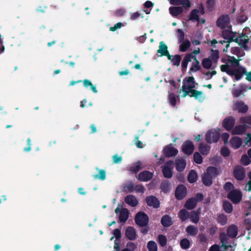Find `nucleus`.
Returning a JSON list of instances; mask_svg holds the SVG:
<instances>
[{
    "instance_id": "obj_27",
    "label": "nucleus",
    "mask_w": 251,
    "mask_h": 251,
    "mask_svg": "<svg viewBox=\"0 0 251 251\" xmlns=\"http://www.w3.org/2000/svg\"><path fill=\"white\" fill-rule=\"evenodd\" d=\"M237 233L238 228L236 226L232 225L227 228V234L230 238H234L236 237Z\"/></svg>"
},
{
    "instance_id": "obj_56",
    "label": "nucleus",
    "mask_w": 251,
    "mask_h": 251,
    "mask_svg": "<svg viewBox=\"0 0 251 251\" xmlns=\"http://www.w3.org/2000/svg\"><path fill=\"white\" fill-rule=\"evenodd\" d=\"M215 3V0H207L206 4L208 10L212 11L214 9Z\"/></svg>"
},
{
    "instance_id": "obj_17",
    "label": "nucleus",
    "mask_w": 251,
    "mask_h": 251,
    "mask_svg": "<svg viewBox=\"0 0 251 251\" xmlns=\"http://www.w3.org/2000/svg\"><path fill=\"white\" fill-rule=\"evenodd\" d=\"M153 176V174L149 171L141 172L138 175V179L141 181L147 182L150 180Z\"/></svg>"
},
{
    "instance_id": "obj_12",
    "label": "nucleus",
    "mask_w": 251,
    "mask_h": 251,
    "mask_svg": "<svg viewBox=\"0 0 251 251\" xmlns=\"http://www.w3.org/2000/svg\"><path fill=\"white\" fill-rule=\"evenodd\" d=\"M186 187L183 184L178 185L176 189L175 197L178 200H182L186 196Z\"/></svg>"
},
{
    "instance_id": "obj_33",
    "label": "nucleus",
    "mask_w": 251,
    "mask_h": 251,
    "mask_svg": "<svg viewBox=\"0 0 251 251\" xmlns=\"http://www.w3.org/2000/svg\"><path fill=\"white\" fill-rule=\"evenodd\" d=\"M178 217L181 222H184L190 217V213L185 209H181L178 213Z\"/></svg>"
},
{
    "instance_id": "obj_25",
    "label": "nucleus",
    "mask_w": 251,
    "mask_h": 251,
    "mask_svg": "<svg viewBox=\"0 0 251 251\" xmlns=\"http://www.w3.org/2000/svg\"><path fill=\"white\" fill-rule=\"evenodd\" d=\"M129 211L126 208H122L119 217V222L125 223L129 217Z\"/></svg>"
},
{
    "instance_id": "obj_9",
    "label": "nucleus",
    "mask_w": 251,
    "mask_h": 251,
    "mask_svg": "<svg viewBox=\"0 0 251 251\" xmlns=\"http://www.w3.org/2000/svg\"><path fill=\"white\" fill-rule=\"evenodd\" d=\"M235 119L232 116L226 117L222 122V126L227 131H230L234 127Z\"/></svg>"
},
{
    "instance_id": "obj_7",
    "label": "nucleus",
    "mask_w": 251,
    "mask_h": 251,
    "mask_svg": "<svg viewBox=\"0 0 251 251\" xmlns=\"http://www.w3.org/2000/svg\"><path fill=\"white\" fill-rule=\"evenodd\" d=\"M195 150V146L192 141L190 140L185 141L181 146V151L186 155H191Z\"/></svg>"
},
{
    "instance_id": "obj_2",
    "label": "nucleus",
    "mask_w": 251,
    "mask_h": 251,
    "mask_svg": "<svg viewBox=\"0 0 251 251\" xmlns=\"http://www.w3.org/2000/svg\"><path fill=\"white\" fill-rule=\"evenodd\" d=\"M222 37L226 40L227 44L225 48L223 49L224 52H227V49L229 47V44L232 42H237L238 37H236V33L232 32L229 29L223 30L222 33Z\"/></svg>"
},
{
    "instance_id": "obj_39",
    "label": "nucleus",
    "mask_w": 251,
    "mask_h": 251,
    "mask_svg": "<svg viewBox=\"0 0 251 251\" xmlns=\"http://www.w3.org/2000/svg\"><path fill=\"white\" fill-rule=\"evenodd\" d=\"M190 220L195 224H197L200 220V213L195 211H192L190 215Z\"/></svg>"
},
{
    "instance_id": "obj_30",
    "label": "nucleus",
    "mask_w": 251,
    "mask_h": 251,
    "mask_svg": "<svg viewBox=\"0 0 251 251\" xmlns=\"http://www.w3.org/2000/svg\"><path fill=\"white\" fill-rule=\"evenodd\" d=\"M197 200L194 198H191L187 200L184 204V207L188 210H192L197 206Z\"/></svg>"
},
{
    "instance_id": "obj_61",
    "label": "nucleus",
    "mask_w": 251,
    "mask_h": 251,
    "mask_svg": "<svg viewBox=\"0 0 251 251\" xmlns=\"http://www.w3.org/2000/svg\"><path fill=\"white\" fill-rule=\"evenodd\" d=\"M126 10L125 8H120L115 11V15L117 17H122L125 15Z\"/></svg>"
},
{
    "instance_id": "obj_37",
    "label": "nucleus",
    "mask_w": 251,
    "mask_h": 251,
    "mask_svg": "<svg viewBox=\"0 0 251 251\" xmlns=\"http://www.w3.org/2000/svg\"><path fill=\"white\" fill-rule=\"evenodd\" d=\"M172 56L170 59L173 65L178 67L180 65V61L181 60V56L179 54H176L175 55H171Z\"/></svg>"
},
{
    "instance_id": "obj_32",
    "label": "nucleus",
    "mask_w": 251,
    "mask_h": 251,
    "mask_svg": "<svg viewBox=\"0 0 251 251\" xmlns=\"http://www.w3.org/2000/svg\"><path fill=\"white\" fill-rule=\"evenodd\" d=\"M198 228L194 225H189L186 228L187 234L192 236H195L198 233Z\"/></svg>"
},
{
    "instance_id": "obj_15",
    "label": "nucleus",
    "mask_w": 251,
    "mask_h": 251,
    "mask_svg": "<svg viewBox=\"0 0 251 251\" xmlns=\"http://www.w3.org/2000/svg\"><path fill=\"white\" fill-rule=\"evenodd\" d=\"M157 53L160 54V56H165L167 57L168 59H170L172 57L168 50L167 46L163 41L160 42Z\"/></svg>"
},
{
    "instance_id": "obj_49",
    "label": "nucleus",
    "mask_w": 251,
    "mask_h": 251,
    "mask_svg": "<svg viewBox=\"0 0 251 251\" xmlns=\"http://www.w3.org/2000/svg\"><path fill=\"white\" fill-rule=\"evenodd\" d=\"M158 242L161 247H165L167 245V239L166 237L162 234L159 235L158 236Z\"/></svg>"
},
{
    "instance_id": "obj_10",
    "label": "nucleus",
    "mask_w": 251,
    "mask_h": 251,
    "mask_svg": "<svg viewBox=\"0 0 251 251\" xmlns=\"http://www.w3.org/2000/svg\"><path fill=\"white\" fill-rule=\"evenodd\" d=\"M231 73L230 75L231 76H234V81H238L241 79L243 75L246 74V68L242 66H240L237 69H233L231 71Z\"/></svg>"
},
{
    "instance_id": "obj_52",
    "label": "nucleus",
    "mask_w": 251,
    "mask_h": 251,
    "mask_svg": "<svg viewBox=\"0 0 251 251\" xmlns=\"http://www.w3.org/2000/svg\"><path fill=\"white\" fill-rule=\"evenodd\" d=\"M239 59H237L234 56H229L227 58V62L231 63L234 67H238L239 66Z\"/></svg>"
},
{
    "instance_id": "obj_60",
    "label": "nucleus",
    "mask_w": 251,
    "mask_h": 251,
    "mask_svg": "<svg viewBox=\"0 0 251 251\" xmlns=\"http://www.w3.org/2000/svg\"><path fill=\"white\" fill-rule=\"evenodd\" d=\"M124 25V24L121 22H119L114 25L113 26H111L110 27L109 30L111 31H115L117 29H120Z\"/></svg>"
},
{
    "instance_id": "obj_40",
    "label": "nucleus",
    "mask_w": 251,
    "mask_h": 251,
    "mask_svg": "<svg viewBox=\"0 0 251 251\" xmlns=\"http://www.w3.org/2000/svg\"><path fill=\"white\" fill-rule=\"evenodd\" d=\"M223 207L225 211L227 213H230L233 210L232 205L228 201H225L223 202Z\"/></svg>"
},
{
    "instance_id": "obj_58",
    "label": "nucleus",
    "mask_w": 251,
    "mask_h": 251,
    "mask_svg": "<svg viewBox=\"0 0 251 251\" xmlns=\"http://www.w3.org/2000/svg\"><path fill=\"white\" fill-rule=\"evenodd\" d=\"M230 150L226 147H223L221 150V154L224 157L228 156L230 155Z\"/></svg>"
},
{
    "instance_id": "obj_42",
    "label": "nucleus",
    "mask_w": 251,
    "mask_h": 251,
    "mask_svg": "<svg viewBox=\"0 0 251 251\" xmlns=\"http://www.w3.org/2000/svg\"><path fill=\"white\" fill-rule=\"evenodd\" d=\"M93 176L95 179L103 180L106 178V172L104 170L100 169L99 170V174L94 175Z\"/></svg>"
},
{
    "instance_id": "obj_57",
    "label": "nucleus",
    "mask_w": 251,
    "mask_h": 251,
    "mask_svg": "<svg viewBox=\"0 0 251 251\" xmlns=\"http://www.w3.org/2000/svg\"><path fill=\"white\" fill-rule=\"evenodd\" d=\"M198 238L200 243L202 244L206 243L208 241V238L204 233H200Z\"/></svg>"
},
{
    "instance_id": "obj_22",
    "label": "nucleus",
    "mask_w": 251,
    "mask_h": 251,
    "mask_svg": "<svg viewBox=\"0 0 251 251\" xmlns=\"http://www.w3.org/2000/svg\"><path fill=\"white\" fill-rule=\"evenodd\" d=\"M126 203L132 207H135L138 204V201L136 197L132 195H128L125 198Z\"/></svg>"
},
{
    "instance_id": "obj_64",
    "label": "nucleus",
    "mask_w": 251,
    "mask_h": 251,
    "mask_svg": "<svg viewBox=\"0 0 251 251\" xmlns=\"http://www.w3.org/2000/svg\"><path fill=\"white\" fill-rule=\"evenodd\" d=\"M145 190V189L142 184H137L134 187V191H136V193H144Z\"/></svg>"
},
{
    "instance_id": "obj_24",
    "label": "nucleus",
    "mask_w": 251,
    "mask_h": 251,
    "mask_svg": "<svg viewBox=\"0 0 251 251\" xmlns=\"http://www.w3.org/2000/svg\"><path fill=\"white\" fill-rule=\"evenodd\" d=\"M230 144L233 149H237L242 145V141L239 137L234 136L230 139Z\"/></svg>"
},
{
    "instance_id": "obj_18",
    "label": "nucleus",
    "mask_w": 251,
    "mask_h": 251,
    "mask_svg": "<svg viewBox=\"0 0 251 251\" xmlns=\"http://www.w3.org/2000/svg\"><path fill=\"white\" fill-rule=\"evenodd\" d=\"M192 59L194 60V62L192 63L191 67L188 73L189 74H191L192 72H197L201 69L200 63L195 55H193Z\"/></svg>"
},
{
    "instance_id": "obj_44",
    "label": "nucleus",
    "mask_w": 251,
    "mask_h": 251,
    "mask_svg": "<svg viewBox=\"0 0 251 251\" xmlns=\"http://www.w3.org/2000/svg\"><path fill=\"white\" fill-rule=\"evenodd\" d=\"M210 59L214 63H217L219 58V51L217 50H212L210 54Z\"/></svg>"
},
{
    "instance_id": "obj_11",
    "label": "nucleus",
    "mask_w": 251,
    "mask_h": 251,
    "mask_svg": "<svg viewBox=\"0 0 251 251\" xmlns=\"http://www.w3.org/2000/svg\"><path fill=\"white\" fill-rule=\"evenodd\" d=\"M245 169L241 166H236L233 170L234 177L238 180H242L245 177Z\"/></svg>"
},
{
    "instance_id": "obj_21",
    "label": "nucleus",
    "mask_w": 251,
    "mask_h": 251,
    "mask_svg": "<svg viewBox=\"0 0 251 251\" xmlns=\"http://www.w3.org/2000/svg\"><path fill=\"white\" fill-rule=\"evenodd\" d=\"M126 237L130 240H134L136 238V232L133 226H128L125 232Z\"/></svg>"
},
{
    "instance_id": "obj_31",
    "label": "nucleus",
    "mask_w": 251,
    "mask_h": 251,
    "mask_svg": "<svg viewBox=\"0 0 251 251\" xmlns=\"http://www.w3.org/2000/svg\"><path fill=\"white\" fill-rule=\"evenodd\" d=\"M202 95L203 93L202 91L194 90L190 92V97H194L199 101H202L204 99Z\"/></svg>"
},
{
    "instance_id": "obj_14",
    "label": "nucleus",
    "mask_w": 251,
    "mask_h": 251,
    "mask_svg": "<svg viewBox=\"0 0 251 251\" xmlns=\"http://www.w3.org/2000/svg\"><path fill=\"white\" fill-rule=\"evenodd\" d=\"M229 18L228 15H223L218 19L216 25L218 27L221 28H224L227 26L229 23Z\"/></svg>"
},
{
    "instance_id": "obj_28",
    "label": "nucleus",
    "mask_w": 251,
    "mask_h": 251,
    "mask_svg": "<svg viewBox=\"0 0 251 251\" xmlns=\"http://www.w3.org/2000/svg\"><path fill=\"white\" fill-rule=\"evenodd\" d=\"M246 130L247 128L245 125H238L232 128L231 133L232 135H242Z\"/></svg>"
},
{
    "instance_id": "obj_63",
    "label": "nucleus",
    "mask_w": 251,
    "mask_h": 251,
    "mask_svg": "<svg viewBox=\"0 0 251 251\" xmlns=\"http://www.w3.org/2000/svg\"><path fill=\"white\" fill-rule=\"evenodd\" d=\"M126 191L128 193H132L134 191V187L132 182H130L124 187Z\"/></svg>"
},
{
    "instance_id": "obj_19",
    "label": "nucleus",
    "mask_w": 251,
    "mask_h": 251,
    "mask_svg": "<svg viewBox=\"0 0 251 251\" xmlns=\"http://www.w3.org/2000/svg\"><path fill=\"white\" fill-rule=\"evenodd\" d=\"M249 39L248 36L242 34L239 37H238V41L235 42L238 43L241 48L246 49L248 48L247 44L249 42Z\"/></svg>"
},
{
    "instance_id": "obj_51",
    "label": "nucleus",
    "mask_w": 251,
    "mask_h": 251,
    "mask_svg": "<svg viewBox=\"0 0 251 251\" xmlns=\"http://www.w3.org/2000/svg\"><path fill=\"white\" fill-rule=\"evenodd\" d=\"M194 160L195 162L198 164H201L202 163L203 158L200 154L198 152H195L193 156Z\"/></svg>"
},
{
    "instance_id": "obj_46",
    "label": "nucleus",
    "mask_w": 251,
    "mask_h": 251,
    "mask_svg": "<svg viewBox=\"0 0 251 251\" xmlns=\"http://www.w3.org/2000/svg\"><path fill=\"white\" fill-rule=\"evenodd\" d=\"M220 69L222 72H225L229 75L232 74L231 71L232 69H230V66L228 63L221 65Z\"/></svg>"
},
{
    "instance_id": "obj_59",
    "label": "nucleus",
    "mask_w": 251,
    "mask_h": 251,
    "mask_svg": "<svg viewBox=\"0 0 251 251\" xmlns=\"http://www.w3.org/2000/svg\"><path fill=\"white\" fill-rule=\"evenodd\" d=\"M234 185L230 182H226L224 186V189L226 191H230L234 190Z\"/></svg>"
},
{
    "instance_id": "obj_6",
    "label": "nucleus",
    "mask_w": 251,
    "mask_h": 251,
    "mask_svg": "<svg viewBox=\"0 0 251 251\" xmlns=\"http://www.w3.org/2000/svg\"><path fill=\"white\" fill-rule=\"evenodd\" d=\"M227 198L233 203L238 204L242 199V194L239 190L234 189L228 192Z\"/></svg>"
},
{
    "instance_id": "obj_38",
    "label": "nucleus",
    "mask_w": 251,
    "mask_h": 251,
    "mask_svg": "<svg viewBox=\"0 0 251 251\" xmlns=\"http://www.w3.org/2000/svg\"><path fill=\"white\" fill-rule=\"evenodd\" d=\"M199 11L197 9H194L191 11L190 14L189 20L194 22L198 21L200 19Z\"/></svg>"
},
{
    "instance_id": "obj_4",
    "label": "nucleus",
    "mask_w": 251,
    "mask_h": 251,
    "mask_svg": "<svg viewBox=\"0 0 251 251\" xmlns=\"http://www.w3.org/2000/svg\"><path fill=\"white\" fill-rule=\"evenodd\" d=\"M135 223L140 227L146 226L149 222V218L147 214L142 211L138 212L135 216Z\"/></svg>"
},
{
    "instance_id": "obj_5",
    "label": "nucleus",
    "mask_w": 251,
    "mask_h": 251,
    "mask_svg": "<svg viewBox=\"0 0 251 251\" xmlns=\"http://www.w3.org/2000/svg\"><path fill=\"white\" fill-rule=\"evenodd\" d=\"M174 162L172 160L167 161L162 166V173L164 177L171 178L173 175Z\"/></svg>"
},
{
    "instance_id": "obj_20",
    "label": "nucleus",
    "mask_w": 251,
    "mask_h": 251,
    "mask_svg": "<svg viewBox=\"0 0 251 251\" xmlns=\"http://www.w3.org/2000/svg\"><path fill=\"white\" fill-rule=\"evenodd\" d=\"M192 53H187L185 55L181 63V71L183 72L186 71L188 63L192 61Z\"/></svg>"
},
{
    "instance_id": "obj_16",
    "label": "nucleus",
    "mask_w": 251,
    "mask_h": 251,
    "mask_svg": "<svg viewBox=\"0 0 251 251\" xmlns=\"http://www.w3.org/2000/svg\"><path fill=\"white\" fill-rule=\"evenodd\" d=\"M146 201L148 206H152L154 208H158L160 206V201L156 197L153 196L147 197Z\"/></svg>"
},
{
    "instance_id": "obj_29",
    "label": "nucleus",
    "mask_w": 251,
    "mask_h": 251,
    "mask_svg": "<svg viewBox=\"0 0 251 251\" xmlns=\"http://www.w3.org/2000/svg\"><path fill=\"white\" fill-rule=\"evenodd\" d=\"M161 223L164 227H167L172 226L173 224V222L170 216L165 215L162 217Z\"/></svg>"
},
{
    "instance_id": "obj_43",
    "label": "nucleus",
    "mask_w": 251,
    "mask_h": 251,
    "mask_svg": "<svg viewBox=\"0 0 251 251\" xmlns=\"http://www.w3.org/2000/svg\"><path fill=\"white\" fill-rule=\"evenodd\" d=\"M201 64L204 69H209L212 66V62L210 58H204L202 60Z\"/></svg>"
},
{
    "instance_id": "obj_54",
    "label": "nucleus",
    "mask_w": 251,
    "mask_h": 251,
    "mask_svg": "<svg viewBox=\"0 0 251 251\" xmlns=\"http://www.w3.org/2000/svg\"><path fill=\"white\" fill-rule=\"evenodd\" d=\"M169 100L171 105L175 106L176 104V96L174 93H171L169 94Z\"/></svg>"
},
{
    "instance_id": "obj_50",
    "label": "nucleus",
    "mask_w": 251,
    "mask_h": 251,
    "mask_svg": "<svg viewBox=\"0 0 251 251\" xmlns=\"http://www.w3.org/2000/svg\"><path fill=\"white\" fill-rule=\"evenodd\" d=\"M217 222L222 226H224L226 224L227 217L224 214H220L217 217Z\"/></svg>"
},
{
    "instance_id": "obj_62",
    "label": "nucleus",
    "mask_w": 251,
    "mask_h": 251,
    "mask_svg": "<svg viewBox=\"0 0 251 251\" xmlns=\"http://www.w3.org/2000/svg\"><path fill=\"white\" fill-rule=\"evenodd\" d=\"M178 33L177 37L178 39L179 43H181L184 40L185 34L184 32L180 29H178L177 30Z\"/></svg>"
},
{
    "instance_id": "obj_34",
    "label": "nucleus",
    "mask_w": 251,
    "mask_h": 251,
    "mask_svg": "<svg viewBox=\"0 0 251 251\" xmlns=\"http://www.w3.org/2000/svg\"><path fill=\"white\" fill-rule=\"evenodd\" d=\"M210 146L201 143L199 147V151L203 155H207L210 151Z\"/></svg>"
},
{
    "instance_id": "obj_55",
    "label": "nucleus",
    "mask_w": 251,
    "mask_h": 251,
    "mask_svg": "<svg viewBox=\"0 0 251 251\" xmlns=\"http://www.w3.org/2000/svg\"><path fill=\"white\" fill-rule=\"evenodd\" d=\"M241 161V163L245 166L249 165L251 162L250 158L246 154H243L242 156Z\"/></svg>"
},
{
    "instance_id": "obj_53",
    "label": "nucleus",
    "mask_w": 251,
    "mask_h": 251,
    "mask_svg": "<svg viewBox=\"0 0 251 251\" xmlns=\"http://www.w3.org/2000/svg\"><path fill=\"white\" fill-rule=\"evenodd\" d=\"M239 121L240 123L244 124L245 126L247 125H251V115L241 117Z\"/></svg>"
},
{
    "instance_id": "obj_35",
    "label": "nucleus",
    "mask_w": 251,
    "mask_h": 251,
    "mask_svg": "<svg viewBox=\"0 0 251 251\" xmlns=\"http://www.w3.org/2000/svg\"><path fill=\"white\" fill-rule=\"evenodd\" d=\"M142 163L139 161L133 163L132 165L129 167V171L133 173H137L142 169Z\"/></svg>"
},
{
    "instance_id": "obj_45",
    "label": "nucleus",
    "mask_w": 251,
    "mask_h": 251,
    "mask_svg": "<svg viewBox=\"0 0 251 251\" xmlns=\"http://www.w3.org/2000/svg\"><path fill=\"white\" fill-rule=\"evenodd\" d=\"M83 86L86 87L88 88V87H90L91 90L93 91V92L95 93H97L98 92V91L95 86L93 85L92 83L88 79H85L83 81H82Z\"/></svg>"
},
{
    "instance_id": "obj_13",
    "label": "nucleus",
    "mask_w": 251,
    "mask_h": 251,
    "mask_svg": "<svg viewBox=\"0 0 251 251\" xmlns=\"http://www.w3.org/2000/svg\"><path fill=\"white\" fill-rule=\"evenodd\" d=\"M164 155L167 157L176 156L178 153L176 149L172 146V144L168 145L163 150Z\"/></svg>"
},
{
    "instance_id": "obj_47",
    "label": "nucleus",
    "mask_w": 251,
    "mask_h": 251,
    "mask_svg": "<svg viewBox=\"0 0 251 251\" xmlns=\"http://www.w3.org/2000/svg\"><path fill=\"white\" fill-rule=\"evenodd\" d=\"M180 246L182 249L187 250L190 248V243L187 238L182 239L180 242Z\"/></svg>"
},
{
    "instance_id": "obj_23",
    "label": "nucleus",
    "mask_w": 251,
    "mask_h": 251,
    "mask_svg": "<svg viewBox=\"0 0 251 251\" xmlns=\"http://www.w3.org/2000/svg\"><path fill=\"white\" fill-rule=\"evenodd\" d=\"M175 163L176 170L180 172L183 171L186 166L185 160L182 158L176 159Z\"/></svg>"
},
{
    "instance_id": "obj_36",
    "label": "nucleus",
    "mask_w": 251,
    "mask_h": 251,
    "mask_svg": "<svg viewBox=\"0 0 251 251\" xmlns=\"http://www.w3.org/2000/svg\"><path fill=\"white\" fill-rule=\"evenodd\" d=\"M198 179V174L197 172L194 170H191L188 175L187 179L189 182L193 183L195 182Z\"/></svg>"
},
{
    "instance_id": "obj_8",
    "label": "nucleus",
    "mask_w": 251,
    "mask_h": 251,
    "mask_svg": "<svg viewBox=\"0 0 251 251\" xmlns=\"http://www.w3.org/2000/svg\"><path fill=\"white\" fill-rule=\"evenodd\" d=\"M233 110L239 113L245 114L249 110V106L242 100H237L233 102Z\"/></svg>"
},
{
    "instance_id": "obj_41",
    "label": "nucleus",
    "mask_w": 251,
    "mask_h": 251,
    "mask_svg": "<svg viewBox=\"0 0 251 251\" xmlns=\"http://www.w3.org/2000/svg\"><path fill=\"white\" fill-rule=\"evenodd\" d=\"M191 46V43L188 40H186L181 42L179 46V50L182 52L186 51Z\"/></svg>"
},
{
    "instance_id": "obj_26",
    "label": "nucleus",
    "mask_w": 251,
    "mask_h": 251,
    "mask_svg": "<svg viewBox=\"0 0 251 251\" xmlns=\"http://www.w3.org/2000/svg\"><path fill=\"white\" fill-rule=\"evenodd\" d=\"M183 11V9L181 6H172L169 8V12L174 17H176L180 15Z\"/></svg>"
},
{
    "instance_id": "obj_3",
    "label": "nucleus",
    "mask_w": 251,
    "mask_h": 251,
    "mask_svg": "<svg viewBox=\"0 0 251 251\" xmlns=\"http://www.w3.org/2000/svg\"><path fill=\"white\" fill-rule=\"evenodd\" d=\"M219 131V129L218 130L214 129L208 130L205 136V139L207 143L211 144L217 142L220 138Z\"/></svg>"
},
{
    "instance_id": "obj_48",
    "label": "nucleus",
    "mask_w": 251,
    "mask_h": 251,
    "mask_svg": "<svg viewBox=\"0 0 251 251\" xmlns=\"http://www.w3.org/2000/svg\"><path fill=\"white\" fill-rule=\"evenodd\" d=\"M149 251H157V245L153 241H150L147 244Z\"/></svg>"
},
{
    "instance_id": "obj_1",
    "label": "nucleus",
    "mask_w": 251,
    "mask_h": 251,
    "mask_svg": "<svg viewBox=\"0 0 251 251\" xmlns=\"http://www.w3.org/2000/svg\"><path fill=\"white\" fill-rule=\"evenodd\" d=\"M218 174L217 169L213 166L208 167L201 177L203 184L206 186H210L213 183V179L216 177Z\"/></svg>"
}]
</instances>
